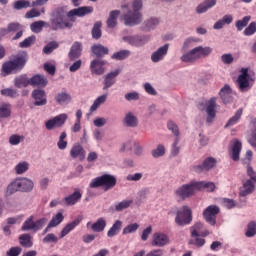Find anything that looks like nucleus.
I'll list each match as a JSON object with an SVG mask.
<instances>
[{
  "label": "nucleus",
  "instance_id": "nucleus-1",
  "mask_svg": "<svg viewBox=\"0 0 256 256\" xmlns=\"http://www.w3.org/2000/svg\"><path fill=\"white\" fill-rule=\"evenodd\" d=\"M89 13H93V7L91 6L75 8L69 12H67V6H60L51 13L48 27L52 31L71 29L75 17H85V15H89Z\"/></svg>",
  "mask_w": 256,
  "mask_h": 256
},
{
  "label": "nucleus",
  "instance_id": "nucleus-2",
  "mask_svg": "<svg viewBox=\"0 0 256 256\" xmlns=\"http://www.w3.org/2000/svg\"><path fill=\"white\" fill-rule=\"evenodd\" d=\"M27 63V54H19L13 60L7 61L2 65L1 68V76L7 77V75H11V73H17V71H21L25 64Z\"/></svg>",
  "mask_w": 256,
  "mask_h": 256
},
{
  "label": "nucleus",
  "instance_id": "nucleus-3",
  "mask_svg": "<svg viewBox=\"0 0 256 256\" xmlns=\"http://www.w3.org/2000/svg\"><path fill=\"white\" fill-rule=\"evenodd\" d=\"M117 185V178L111 174H103L91 180L89 187L91 189H98L103 187L104 191H111Z\"/></svg>",
  "mask_w": 256,
  "mask_h": 256
},
{
  "label": "nucleus",
  "instance_id": "nucleus-4",
  "mask_svg": "<svg viewBox=\"0 0 256 256\" xmlns=\"http://www.w3.org/2000/svg\"><path fill=\"white\" fill-rule=\"evenodd\" d=\"M143 7V0H134L132 3L133 11L129 10L124 15L125 25L132 27L133 25H139L141 23V9Z\"/></svg>",
  "mask_w": 256,
  "mask_h": 256
},
{
  "label": "nucleus",
  "instance_id": "nucleus-5",
  "mask_svg": "<svg viewBox=\"0 0 256 256\" xmlns=\"http://www.w3.org/2000/svg\"><path fill=\"white\" fill-rule=\"evenodd\" d=\"M240 75L236 80V86L240 93H247V91H251V87H253V83H255V79L249 75V68H241Z\"/></svg>",
  "mask_w": 256,
  "mask_h": 256
},
{
  "label": "nucleus",
  "instance_id": "nucleus-6",
  "mask_svg": "<svg viewBox=\"0 0 256 256\" xmlns=\"http://www.w3.org/2000/svg\"><path fill=\"white\" fill-rule=\"evenodd\" d=\"M193 221V211L189 206H182L176 213L175 223L179 227H185V225H191Z\"/></svg>",
  "mask_w": 256,
  "mask_h": 256
},
{
  "label": "nucleus",
  "instance_id": "nucleus-7",
  "mask_svg": "<svg viewBox=\"0 0 256 256\" xmlns=\"http://www.w3.org/2000/svg\"><path fill=\"white\" fill-rule=\"evenodd\" d=\"M35 217L34 216H30L29 218H27L22 227L21 230L22 231H33L34 233H37V231H41V229H43V227H45V224L47 223V219L46 218H40L35 222Z\"/></svg>",
  "mask_w": 256,
  "mask_h": 256
},
{
  "label": "nucleus",
  "instance_id": "nucleus-8",
  "mask_svg": "<svg viewBox=\"0 0 256 256\" xmlns=\"http://www.w3.org/2000/svg\"><path fill=\"white\" fill-rule=\"evenodd\" d=\"M197 191V185L195 181H191L188 184H184L180 186L176 191L175 195L177 197H180L182 201H185V199H189V197H193L195 195V192Z\"/></svg>",
  "mask_w": 256,
  "mask_h": 256
},
{
  "label": "nucleus",
  "instance_id": "nucleus-9",
  "mask_svg": "<svg viewBox=\"0 0 256 256\" xmlns=\"http://www.w3.org/2000/svg\"><path fill=\"white\" fill-rule=\"evenodd\" d=\"M221 213V209L217 205H210L203 211V217L209 225H217V215Z\"/></svg>",
  "mask_w": 256,
  "mask_h": 256
},
{
  "label": "nucleus",
  "instance_id": "nucleus-10",
  "mask_svg": "<svg viewBox=\"0 0 256 256\" xmlns=\"http://www.w3.org/2000/svg\"><path fill=\"white\" fill-rule=\"evenodd\" d=\"M217 167V159L213 157H207L202 164L194 165L192 170L194 173H203V171H211Z\"/></svg>",
  "mask_w": 256,
  "mask_h": 256
},
{
  "label": "nucleus",
  "instance_id": "nucleus-11",
  "mask_svg": "<svg viewBox=\"0 0 256 256\" xmlns=\"http://www.w3.org/2000/svg\"><path fill=\"white\" fill-rule=\"evenodd\" d=\"M216 108H217V98L212 97L206 103L207 123H213V120L217 115V111H215Z\"/></svg>",
  "mask_w": 256,
  "mask_h": 256
},
{
  "label": "nucleus",
  "instance_id": "nucleus-12",
  "mask_svg": "<svg viewBox=\"0 0 256 256\" xmlns=\"http://www.w3.org/2000/svg\"><path fill=\"white\" fill-rule=\"evenodd\" d=\"M105 65H107V61L101 58L92 60L90 63V71L92 75H103V73H105V68H103Z\"/></svg>",
  "mask_w": 256,
  "mask_h": 256
},
{
  "label": "nucleus",
  "instance_id": "nucleus-13",
  "mask_svg": "<svg viewBox=\"0 0 256 256\" xmlns=\"http://www.w3.org/2000/svg\"><path fill=\"white\" fill-rule=\"evenodd\" d=\"M81 199H83V192L79 188H75L74 192L66 196L63 201L67 207H73V205H77Z\"/></svg>",
  "mask_w": 256,
  "mask_h": 256
},
{
  "label": "nucleus",
  "instance_id": "nucleus-14",
  "mask_svg": "<svg viewBox=\"0 0 256 256\" xmlns=\"http://www.w3.org/2000/svg\"><path fill=\"white\" fill-rule=\"evenodd\" d=\"M65 121H67V115L60 114L53 119L48 120L45 123V127L48 131H52V129H55V127H63V125H65Z\"/></svg>",
  "mask_w": 256,
  "mask_h": 256
},
{
  "label": "nucleus",
  "instance_id": "nucleus-15",
  "mask_svg": "<svg viewBox=\"0 0 256 256\" xmlns=\"http://www.w3.org/2000/svg\"><path fill=\"white\" fill-rule=\"evenodd\" d=\"M123 41H126V43H129L132 47H143L147 41H149V37L147 36H125L123 37Z\"/></svg>",
  "mask_w": 256,
  "mask_h": 256
},
{
  "label": "nucleus",
  "instance_id": "nucleus-16",
  "mask_svg": "<svg viewBox=\"0 0 256 256\" xmlns=\"http://www.w3.org/2000/svg\"><path fill=\"white\" fill-rule=\"evenodd\" d=\"M32 98L34 99V105L36 107H43V105H47V93L45 90L35 89L32 91Z\"/></svg>",
  "mask_w": 256,
  "mask_h": 256
},
{
  "label": "nucleus",
  "instance_id": "nucleus-17",
  "mask_svg": "<svg viewBox=\"0 0 256 256\" xmlns=\"http://www.w3.org/2000/svg\"><path fill=\"white\" fill-rule=\"evenodd\" d=\"M169 243V236L164 233L156 232L153 234L152 247H165Z\"/></svg>",
  "mask_w": 256,
  "mask_h": 256
},
{
  "label": "nucleus",
  "instance_id": "nucleus-18",
  "mask_svg": "<svg viewBox=\"0 0 256 256\" xmlns=\"http://www.w3.org/2000/svg\"><path fill=\"white\" fill-rule=\"evenodd\" d=\"M83 53V43L76 41L73 43V45L70 48V51L68 53V57L70 61H76V59H79Z\"/></svg>",
  "mask_w": 256,
  "mask_h": 256
},
{
  "label": "nucleus",
  "instance_id": "nucleus-19",
  "mask_svg": "<svg viewBox=\"0 0 256 256\" xmlns=\"http://www.w3.org/2000/svg\"><path fill=\"white\" fill-rule=\"evenodd\" d=\"M169 52V44H165L164 46L158 48L152 55L151 60L153 63H159V61H163L165 59V55Z\"/></svg>",
  "mask_w": 256,
  "mask_h": 256
},
{
  "label": "nucleus",
  "instance_id": "nucleus-20",
  "mask_svg": "<svg viewBox=\"0 0 256 256\" xmlns=\"http://www.w3.org/2000/svg\"><path fill=\"white\" fill-rule=\"evenodd\" d=\"M121 73V70L117 69L113 72L108 73L104 78V87L103 91H107L110 87H113L116 83V77Z\"/></svg>",
  "mask_w": 256,
  "mask_h": 256
},
{
  "label": "nucleus",
  "instance_id": "nucleus-21",
  "mask_svg": "<svg viewBox=\"0 0 256 256\" xmlns=\"http://www.w3.org/2000/svg\"><path fill=\"white\" fill-rule=\"evenodd\" d=\"M233 91L231 90V86L229 85H224L223 88H221L220 92H219V96L221 97L223 103H225V105L233 102V96H232Z\"/></svg>",
  "mask_w": 256,
  "mask_h": 256
},
{
  "label": "nucleus",
  "instance_id": "nucleus-22",
  "mask_svg": "<svg viewBox=\"0 0 256 256\" xmlns=\"http://www.w3.org/2000/svg\"><path fill=\"white\" fill-rule=\"evenodd\" d=\"M253 191H255V182L246 180L242 187H240L239 195L240 197H247V195H251Z\"/></svg>",
  "mask_w": 256,
  "mask_h": 256
},
{
  "label": "nucleus",
  "instance_id": "nucleus-23",
  "mask_svg": "<svg viewBox=\"0 0 256 256\" xmlns=\"http://www.w3.org/2000/svg\"><path fill=\"white\" fill-rule=\"evenodd\" d=\"M70 156L72 159L79 158L80 161H83L85 159V149L81 144H74L70 150Z\"/></svg>",
  "mask_w": 256,
  "mask_h": 256
},
{
  "label": "nucleus",
  "instance_id": "nucleus-24",
  "mask_svg": "<svg viewBox=\"0 0 256 256\" xmlns=\"http://www.w3.org/2000/svg\"><path fill=\"white\" fill-rule=\"evenodd\" d=\"M91 51L96 59H101L102 57H105V55H109V48L101 45V44H95L91 47Z\"/></svg>",
  "mask_w": 256,
  "mask_h": 256
},
{
  "label": "nucleus",
  "instance_id": "nucleus-25",
  "mask_svg": "<svg viewBox=\"0 0 256 256\" xmlns=\"http://www.w3.org/2000/svg\"><path fill=\"white\" fill-rule=\"evenodd\" d=\"M196 183V190L197 191H208V193H213L217 187L215 186V183L213 182H207V181H195Z\"/></svg>",
  "mask_w": 256,
  "mask_h": 256
},
{
  "label": "nucleus",
  "instance_id": "nucleus-26",
  "mask_svg": "<svg viewBox=\"0 0 256 256\" xmlns=\"http://www.w3.org/2000/svg\"><path fill=\"white\" fill-rule=\"evenodd\" d=\"M217 5V0H205L203 3L199 4L196 8V13L201 15V13H207L209 9Z\"/></svg>",
  "mask_w": 256,
  "mask_h": 256
},
{
  "label": "nucleus",
  "instance_id": "nucleus-27",
  "mask_svg": "<svg viewBox=\"0 0 256 256\" xmlns=\"http://www.w3.org/2000/svg\"><path fill=\"white\" fill-rule=\"evenodd\" d=\"M18 182L20 183V190L22 193H29L33 191V187H35V184L31 179L18 178Z\"/></svg>",
  "mask_w": 256,
  "mask_h": 256
},
{
  "label": "nucleus",
  "instance_id": "nucleus-28",
  "mask_svg": "<svg viewBox=\"0 0 256 256\" xmlns=\"http://www.w3.org/2000/svg\"><path fill=\"white\" fill-rule=\"evenodd\" d=\"M47 78L41 74H36L30 79L32 87H47Z\"/></svg>",
  "mask_w": 256,
  "mask_h": 256
},
{
  "label": "nucleus",
  "instance_id": "nucleus-29",
  "mask_svg": "<svg viewBox=\"0 0 256 256\" xmlns=\"http://www.w3.org/2000/svg\"><path fill=\"white\" fill-rule=\"evenodd\" d=\"M241 149H243V144L239 140H234L232 146H231V158L234 161H239V155L241 154Z\"/></svg>",
  "mask_w": 256,
  "mask_h": 256
},
{
  "label": "nucleus",
  "instance_id": "nucleus-30",
  "mask_svg": "<svg viewBox=\"0 0 256 256\" xmlns=\"http://www.w3.org/2000/svg\"><path fill=\"white\" fill-rule=\"evenodd\" d=\"M81 223V220L76 219L73 220L71 223H68L60 232V239H63V237H67L75 227H78V225Z\"/></svg>",
  "mask_w": 256,
  "mask_h": 256
},
{
  "label": "nucleus",
  "instance_id": "nucleus-31",
  "mask_svg": "<svg viewBox=\"0 0 256 256\" xmlns=\"http://www.w3.org/2000/svg\"><path fill=\"white\" fill-rule=\"evenodd\" d=\"M105 227H107V220L103 217L98 218L97 221L91 225V229L94 233H102V231H105Z\"/></svg>",
  "mask_w": 256,
  "mask_h": 256
},
{
  "label": "nucleus",
  "instance_id": "nucleus-32",
  "mask_svg": "<svg viewBox=\"0 0 256 256\" xmlns=\"http://www.w3.org/2000/svg\"><path fill=\"white\" fill-rule=\"evenodd\" d=\"M18 239L21 247H24L25 249H31V247H33V238L31 237V234H21Z\"/></svg>",
  "mask_w": 256,
  "mask_h": 256
},
{
  "label": "nucleus",
  "instance_id": "nucleus-33",
  "mask_svg": "<svg viewBox=\"0 0 256 256\" xmlns=\"http://www.w3.org/2000/svg\"><path fill=\"white\" fill-rule=\"evenodd\" d=\"M120 14L121 11L119 10H113L110 12V15L106 21L107 27H109V29H114V27H117V19Z\"/></svg>",
  "mask_w": 256,
  "mask_h": 256
},
{
  "label": "nucleus",
  "instance_id": "nucleus-34",
  "mask_svg": "<svg viewBox=\"0 0 256 256\" xmlns=\"http://www.w3.org/2000/svg\"><path fill=\"white\" fill-rule=\"evenodd\" d=\"M17 191H21V185L19 183V179H15L12 181L6 188V197H10V195H14Z\"/></svg>",
  "mask_w": 256,
  "mask_h": 256
},
{
  "label": "nucleus",
  "instance_id": "nucleus-35",
  "mask_svg": "<svg viewBox=\"0 0 256 256\" xmlns=\"http://www.w3.org/2000/svg\"><path fill=\"white\" fill-rule=\"evenodd\" d=\"M124 125L126 127H137L139 125V120L137 119V116L129 112L125 115Z\"/></svg>",
  "mask_w": 256,
  "mask_h": 256
},
{
  "label": "nucleus",
  "instance_id": "nucleus-36",
  "mask_svg": "<svg viewBox=\"0 0 256 256\" xmlns=\"http://www.w3.org/2000/svg\"><path fill=\"white\" fill-rule=\"evenodd\" d=\"M14 85L18 89H23V87L30 85V79L27 78V75H20L14 79Z\"/></svg>",
  "mask_w": 256,
  "mask_h": 256
},
{
  "label": "nucleus",
  "instance_id": "nucleus-37",
  "mask_svg": "<svg viewBox=\"0 0 256 256\" xmlns=\"http://www.w3.org/2000/svg\"><path fill=\"white\" fill-rule=\"evenodd\" d=\"M243 115V108H239L236 113L228 120L225 127H233V125H237L241 120Z\"/></svg>",
  "mask_w": 256,
  "mask_h": 256
},
{
  "label": "nucleus",
  "instance_id": "nucleus-38",
  "mask_svg": "<svg viewBox=\"0 0 256 256\" xmlns=\"http://www.w3.org/2000/svg\"><path fill=\"white\" fill-rule=\"evenodd\" d=\"M198 59L199 57L197 56V52L195 51V48L192 49L190 52L185 53L181 57V61H183V63H195V61H197Z\"/></svg>",
  "mask_w": 256,
  "mask_h": 256
},
{
  "label": "nucleus",
  "instance_id": "nucleus-39",
  "mask_svg": "<svg viewBox=\"0 0 256 256\" xmlns=\"http://www.w3.org/2000/svg\"><path fill=\"white\" fill-rule=\"evenodd\" d=\"M43 27H49V23L43 21V20H39V21H35L30 25V29L32 31V33H41V31H43Z\"/></svg>",
  "mask_w": 256,
  "mask_h": 256
},
{
  "label": "nucleus",
  "instance_id": "nucleus-40",
  "mask_svg": "<svg viewBox=\"0 0 256 256\" xmlns=\"http://www.w3.org/2000/svg\"><path fill=\"white\" fill-rule=\"evenodd\" d=\"M123 227V222L120 220H116L112 227L107 232V237H115V235H119V231Z\"/></svg>",
  "mask_w": 256,
  "mask_h": 256
},
{
  "label": "nucleus",
  "instance_id": "nucleus-41",
  "mask_svg": "<svg viewBox=\"0 0 256 256\" xmlns=\"http://www.w3.org/2000/svg\"><path fill=\"white\" fill-rule=\"evenodd\" d=\"M106 101L107 94L99 96L97 99L94 100V103L90 107V113H94V111H97V109H99V107H101V105H103V103H105Z\"/></svg>",
  "mask_w": 256,
  "mask_h": 256
},
{
  "label": "nucleus",
  "instance_id": "nucleus-42",
  "mask_svg": "<svg viewBox=\"0 0 256 256\" xmlns=\"http://www.w3.org/2000/svg\"><path fill=\"white\" fill-rule=\"evenodd\" d=\"M8 117H11V104L9 103L0 104V118L7 119Z\"/></svg>",
  "mask_w": 256,
  "mask_h": 256
},
{
  "label": "nucleus",
  "instance_id": "nucleus-43",
  "mask_svg": "<svg viewBox=\"0 0 256 256\" xmlns=\"http://www.w3.org/2000/svg\"><path fill=\"white\" fill-rule=\"evenodd\" d=\"M195 49L196 55L198 56V59H201V57H208V55H211L213 52V49L211 47H204L198 46Z\"/></svg>",
  "mask_w": 256,
  "mask_h": 256
},
{
  "label": "nucleus",
  "instance_id": "nucleus-44",
  "mask_svg": "<svg viewBox=\"0 0 256 256\" xmlns=\"http://www.w3.org/2000/svg\"><path fill=\"white\" fill-rule=\"evenodd\" d=\"M251 125H252V130H251V136L248 139V143L251 145V147H254V149H256V118L252 119Z\"/></svg>",
  "mask_w": 256,
  "mask_h": 256
},
{
  "label": "nucleus",
  "instance_id": "nucleus-45",
  "mask_svg": "<svg viewBox=\"0 0 256 256\" xmlns=\"http://www.w3.org/2000/svg\"><path fill=\"white\" fill-rule=\"evenodd\" d=\"M63 219H65V216H63V213L58 212L50 220L49 227H57V226L61 225V223H63Z\"/></svg>",
  "mask_w": 256,
  "mask_h": 256
},
{
  "label": "nucleus",
  "instance_id": "nucleus-46",
  "mask_svg": "<svg viewBox=\"0 0 256 256\" xmlns=\"http://www.w3.org/2000/svg\"><path fill=\"white\" fill-rule=\"evenodd\" d=\"M3 97H10V99H17L19 92L13 88H5L0 91Z\"/></svg>",
  "mask_w": 256,
  "mask_h": 256
},
{
  "label": "nucleus",
  "instance_id": "nucleus-47",
  "mask_svg": "<svg viewBox=\"0 0 256 256\" xmlns=\"http://www.w3.org/2000/svg\"><path fill=\"white\" fill-rule=\"evenodd\" d=\"M131 55V51L129 50H120L116 53H114L111 56V59H115L116 61H123L124 59H127Z\"/></svg>",
  "mask_w": 256,
  "mask_h": 256
},
{
  "label": "nucleus",
  "instance_id": "nucleus-48",
  "mask_svg": "<svg viewBox=\"0 0 256 256\" xmlns=\"http://www.w3.org/2000/svg\"><path fill=\"white\" fill-rule=\"evenodd\" d=\"M13 7L16 11H21V9H29V7H33L31 2L27 0H18L15 1Z\"/></svg>",
  "mask_w": 256,
  "mask_h": 256
},
{
  "label": "nucleus",
  "instance_id": "nucleus-49",
  "mask_svg": "<svg viewBox=\"0 0 256 256\" xmlns=\"http://www.w3.org/2000/svg\"><path fill=\"white\" fill-rule=\"evenodd\" d=\"M55 100H56V103H58L59 105H63L71 101V95L65 92H61L57 94V96L55 97Z\"/></svg>",
  "mask_w": 256,
  "mask_h": 256
},
{
  "label": "nucleus",
  "instance_id": "nucleus-50",
  "mask_svg": "<svg viewBox=\"0 0 256 256\" xmlns=\"http://www.w3.org/2000/svg\"><path fill=\"white\" fill-rule=\"evenodd\" d=\"M249 21H251V16H245L241 20H237L235 23V27L237 31H243L247 25H249Z\"/></svg>",
  "mask_w": 256,
  "mask_h": 256
},
{
  "label": "nucleus",
  "instance_id": "nucleus-51",
  "mask_svg": "<svg viewBox=\"0 0 256 256\" xmlns=\"http://www.w3.org/2000/svg\"><path fill=\"white\" fill-rule=\"evenodd\" d=\"M160 21L159 18H150L145 22L144 31H151L159 25Z\"/></svg>",
  "mask_w": 256,
  "mask_h": 256
},
{
  "label": "nucleus",
  "instance_id": "nucleus-52",
  "mask_svg": "<svg viewBox=\"0 0 256 256\" xmlns=\"http://www.w3.org/2000/svg\"><path fill=\"white\" fill-rule=\"evenodd\" d=\"M192 239L189 240V245H195V247H203L206 243L205 238H201V236H191Z\"/></svg>",
  "mask_w": 256,
  "mask_h": 256
},
{
  "label": "nucleus",
  "instance_id": "nucleus-53",
  "mask_svg": "<svg viewBox=\"0 0 256 256\" xmlns=\"http://www.w3.org/2000/svg\"><path fill=\"white\" fill-rule=\"evenodd\" d=\"M102 23L101 21H98L94 24L93 28H92V37L93 39H101V27H102Z\"/></svg>",
  "mask_w": 256,
  "mask_h": 256
},
{
  "label": "nucleus",
  "instance_id": "nucleus-54",
  "mask_svg": "<svg viewBox=\"0 0 256 256\" xmlns=\"http://www.w3.org/2000/svg\"><path fill=\"white\" fill-rule=\"evenodd\" d=\"M55 49H59V43L57 41H52V42H49L43 48V53H45V55H51V52L55 51Z\"/></svg>",
  "mask_w": 256,
  "mask_h": 256
},
{
  "label": "nucleus",
  "instance_id": "nucleus-55",
  "mask_svg": "<svg viewBox=\"0 0 256 256\" xmlns=\"http://www.w3.org/2000/svg\"><path fill=\"white\" fill-rule=\"evenodd\" d=\"M15 171L17 175H23V173L29 171V164L27 162H20L16 165Z\"/></svg>",
  "mask_w": 256,
  "mask_h": 256
},
{
  "label": "nucleus",
  "instance_id": "nucleus-56",
  "mask_svg": "<svg viewBox=\"0 0 256 256\" xmlns=\"http://www.w3.org/2000/svg\"><path fill=\"white\" fill-rule=\"evenodd\" d=\"M35 40V36H29L28 38L24 39L22 42L19 43V47H21V49H27V47H31L35 43Z\"/></svg>",
  "mask_w": 256,
  "mask_h": 256
},
{
  "label": "nucleus",
  "instance_id": "nucleus-57",
  "mask_svg": "<svg viewBox=\"0 0 256 256\" xmlns=\"http://www.w3.org/2000/svg\"><path fill=\"white\" fill-rule=\"evenodd\" d=\"M65 139H67V132H62L60 134L59 141L57 143V147L61 151H63L64 149H67V141H65Z\"/></svg>",
  "mask_w": 256,
  "mask_h": 256
},
{
  "label": "nucleus",
  "instance_id": "nucleus-58",
  "mask_svg": "<svg viewBox=\"0 0 256 256\" xmlns=\"http://www.w3.org/2000/svg\"><path fill=\"white\" fill-rule=\"evenodd\" d=\"M256 33V22H251L243 31V35L246 37H251V35H255Z\"/></svg>",
  "mask_w": 256,
  "mask_h": 256
},
{
  "label": "nucleus",
  "instance_id": "nucleus-59",
  "mask_svg": "<svg viewBox=\"0 0 256 256\" xmlns=\"http://www.w3.org/2000/svg\"><path fill=\"white\" fill-rule=\"evenodd\" d=\"M245 235L247 237H255V235H256V223H255V221H252V222L248 223Z\"/></svg>",
  "mask_w": 256,
  "mask_h": 256
},
{
  "label": "nucleus",
  "instance_id": "nucleus-60",
  "mask_svg": "<svg viewBox=\"0 0 256 256\" xmlns=\"http://www.w3.org/2000/svg\"><path fill=\"white\" fill-rule=\"evenodd\" d=\"M201 229H203V223L196 222L192 227H190L191 237H197Z\"/></svg>",
  "mask_w": 256,
  "mask_h": 256
},
{
  "label": "nucleus",
  "instance_id": "nucleus-61",
  "mask_svg": "<svg viewBox=\"0 0 256 256\" xmlns=\"http://www.w3.org/2000/svg\"><path fill=\"white\" fill-rule=\"evenodd\" d=\"M163 155H165V146L163 144H159L156 149L152 150V156L155 159L163 157Z\"/></svg>",
  "mask_w": 256,
  "mask_h": 256
},
{
  "label": "nucleus",
  "instance_id": "nucleus-62",
  "mask_svg": "<svg viewBox=\"0 0 256 256\" xmlns=\"http://www.w3.org/2000/svg\"><path fill=\"white\" fill-rule=\"evenodd\" d=\"M133 203V200H124L122 202H119L116 206L115 209L116 211H123V209H129Z\"/></svg>",
  "mask_w": 256,
  "mask_h": 256
},
{
  "label": "nucleus",
  "instance_id": "nucleus-63",
  "mask_svg": "<svg viewBox=\"0 0 256 256\" xmlns=\"http://www.w3.org/2000/svg\"><path fill=\"white\" fill-rule=\"evenodd\" d=\"M137 229H139V225L137 223L129 224L123 229L122 235H129V233H135Z\"/></svg>",
  "mask_w": 256,
  "mask_h": 256
},
{
  "label": "nucleus",
  "instance_id": "nucleus-64",
  "mask_svg": "<svg viewBox=\"0 0 256 256\" xmlns=\"http://www.w3.org/2000/svg\"><path fill=\"white\" fill-rule=\"evenodd\" d=\"M23 252V249L19 246L11 247L7 252V256H19Z\"/></svg>",
  "mask_w": 256,
  "mask_h": 256
}]
</instances>
